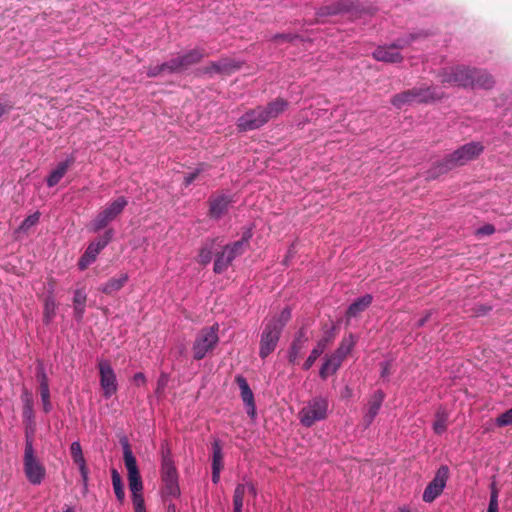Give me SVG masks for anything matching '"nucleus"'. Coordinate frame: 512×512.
<instances>
[{
    "label": "nucleus",
    "instance_id": "1",
    "mask_svg": "<svg viewBox=\"0 0 512 512\" xmlns=\"http://www.w3.org/2000/svg\"><path fill=\"white\" fill-rule=\"evenodd\" d=\"M484 151V146L481 142H470L456 149L451 154H448L441 161L436 162L433 167L428 171V179H436L438 176L447 173L448 171L463 166L469 161L477 158Z\"/></svg>",
    "mask_w": 512,
    "mask_h": 512
},
{
    "label": "nucleus",
    "instance_id": "2",
    "mask_svg": "<svg viewBox=\"0 0 512 512\" xmlns=\"http://www.w3.org/2000/svg\"><path fill=\"white\" fill-rule=\"evenodd\" d=\"M442 82L462 87L490 89L494 85L493 77L486 71L455 67L442 75Z\"/></svg>",
    "mask_w": 512,
    "mask_h": 512
},
{
    "label": "nucleus",
    "instance_id": "3",
    "mask_svg": "<svg viewBox=\"0 0 512 512\" xmlns=\"http://www.w3.org/2000/svg\"><path fill=\"white\" fill-rule=\"evenodd\" d=\"M291 318V309L285 307L280 314L271 317L264 323L260 337L259 356L268 357L276 348L283 328Z\"/></svg>",
    "mask_w": 512,
    "mask_h": 512
},
{
    "label": "nucleus",
    "instance_id": "4",
    "mask_svg": "<svg viewBox=\"0 0 512 512\" xmlns=\"http://www.w3.org/2000/svg\"><path fill=\"white\" fill-rule=\"evenodd\" d=\"M444 93L435 87H414L395 95L392 98V104L397 108H402L406 104L429 103L441 99Z\"/></svg>",
    "mask_w": 512,
    "mask_h": 512
},
{
    "label": "nucleus",
    "instance_id": "5",
    "mask_svg": "<svg viewBox=\"0 0 512 512\" xmlns=\"http://www.w3.org/2000/svg\"><path fill=\"white\" fill-rule=\"evenodd\" d=\"M426 36H428V33L420 31L417 33H411L406 38H400L391 45L378 46L373 52V57L377 61L386 63H399L403 59L399 49H402L410 45L415 40Z\"/></svg>",
    "mask_w": 512,
    "mask_h": 512
},
{
    "label": "nucleus",
    "instance_id": "6",
    "mask_svg": "<svg viewBox=\"0 0 512 512\" xmlns=\"http://www.w3.org/2000/svg\"><path fill=\"white\" fill-rule=\"evenodd\" d=\"M218 330V324H214L211 327H205L200 330L192 347L193 357L195 360L203 359L216 347L219 341Z\"/></svg>",
    "mask_w": 512,
    "mask_h": 512
},
{
    "label": "nucleus",
    "instance_id": "7",
    "mask_svg": "<svg viewBox=\"0 0 512 512\" xmlns=\"http://www.w3.org/2000/svg\"><path fill=\"white\" fill-rule=\"evenodd\" d=\"M128 200L124 196H120L109 203L102 211H100L91 223V229L98 232L104 229L110 222L115 220L125 209Z\"/></svg>",
    "mask_w": 512,
    "mask_h": 512
},
{
    "label": "nucleus",
    "instance_id": "8",
    "mask_svg": "<svg viewBox=\"0 0 512 512\" xmlns=\"http://www.w3.org/2000/svg\"><path fill=\"white\" fill-rule=\"evenodd\" d=\"M328 412V400L324 397H314L300 411V422L306 427L324 420Z\"/></svg>",
    "mask_w": 512,
    "mask_h": 512
},
{
    "label": "nucleus",
    "instance_id": "9",
    "mask_svg": "<svg viewBox=\"0 0 512 512\" xmlns=\"http://www.w3.org/2000/svg\"><path fill=\"white\" fill-rule=\"evenodd\" d=\"M99 382L104 399H110L118 390L116 373L109 360L100 358L97 360Z\"/></svg>",
    "mask_w": 512,
    "mask_h": 512
},
{
    "label": "nucleus",
    "instance_id": "10",
    "mask_svg": "<svg viewBox=\"0 0 512 512\" xmlns=\"http://www.w3.org/2000/svg\"><path fill=\"white\" fill-rule=\"evenodd\" d=\"M23 470L28 482L32 485H40L45 479V466L30 449L23 455Z\"/></svg>",
    "mask_w": 512,
    "mask_h": 512
},
{
    "label": "nucleus",
    "instance_id": "11",
    "mask_svg": "<svg viewBox=\"0 0 512 512\" xmlns=\"http://www.w3.org/2000/svg\"><path fill=\"white\" fill-rule=\"evenodd\" d=\"M114 235L113 229H108L96 241L91 242L79 259L78 267L85 270L97 258L98 254L110 243Z\"/></svg>",
    "mask_w": 512,
    "mask_h": 512
},
{
    "label": "nucleus",
    "instance_id": "12",
    "mask_svg": "<svg viewBox=\"0 0 512 512\" xmlns=\"http://www.w3.org/2000/svg\"><path fill=\"white\" fill-rule=\"evenodd\" d=\"M449 468L442 465L438 468L432 481L426 486L422 499L426 503L433 502L438 496L441 495L448 480Z\"/></svg>",
    "mask_w": 512,
    "mask_h": 512
},
{
    "label": "nucleus",
    "instance_id": "13",
    "mask_svg": "<svg viewBox=\"0 0 512 512\" xmlns=\"http://www.w3.org/2000/svg\"><path fill=\"white\" fill-rule=\"evenodd\" d=\"M244 253L239 243H230L223 247L222 251L215 257L213 271L216 274H221L226 271L232 262Z\"/></svg>",
    "mask_w": 512,
    "mask_h": 512
},
{
    "label": "nucleus",
    "instance_id": "14",
    "mask_svg": "<svg viewBox=\"0 0 512 512\" xmlns=\"http://www.w3.org/2000/svg\"><path fill=\"white\" fill-rule=\"evenodd\" d=\"M267 123L264 107L258 106L244 113L237 121L239 131L256 130Z\"/></svg>",
    "mask_w": 512,
    "mask_h": 512
},
{
    "label": "nucleus",
    "instance_id": "15",
    "mask_svg": "<svg viewBox=\"0 0 512 512\" xmlns=\"http://www.w3.org/2000/svg\"><path fill=\"white\" fill-rule=\"evenodd\" d=\"M233 202L234 199L231 194L220 193L212 195L209 199V216L212 219L219 220L228 212Z\"/></svg>",
    "mask_w": 512,
    "mask_h": 512
},
{
    "label": "nucleus",
    "instance_id": "16",
    "mask_svg": "<svg viewBox=\"0 0 512 512\" xmlns=\"http://www.w3.org/2000/svg\"><path fill=\"white\" fill-rule=\"evenodd\" d=\"M204 57V53L199 49H192L187 53L171 59L170 73L180 72L192 64L198 63Z\"/></svg>",
    "mask_w": 512,
    "mask_h": 512
},
{
    "label": "nucleus",
    "instance_id": "17",
    "mask_svg": "<svg viewBox=\"0 0 512 512\" xmlns=\"http://www.w3.org/2000/svg\"><path fill=\"white\" fill-rule=\"evenodd\" d=\"M235 380L239 386L241 392V399L245 405L246 413L252 420H254L256 418L257 411L253 392L247 380L243 376L237 375Z\"/></svg>",
    "mask_w": 512,
    "mask_h": 512
},
{
    "label": "nucleus",
    "instance_id": "18",
    "mask_svg": "<svg viewBox=\"0 0 512 512\" xmlns=\"http://www.w3.org/2000/svg\"><path fill=\"white\" fill-rule=\"evenodd\" d=\"M75 158L71 155L67 157L64 161L58 163L55 169H53L48 175L46 182L48 187L56 186L63 176L66 174L70 166L74 163Z\"/></svg>",
    "mask_w": 512,
    "mask_h": 512
},
{
    "label": "nucleus",
    "instance_id": "19",
    "mask_svg": "<svg viewBox=\"0 0 512 512\" xmlns=\"http://www.w3.org/2000/svg\"><path fill=\"white\" fill-rule=\"evenodd\" d=\"M354 8V3L351 0H340L337 3L321 7L316 12L319 17L337 15L343 12H350Z\"/></svg>",
    "mask_w": 512,
    "mask_h": 512
},
{
    "label": "nucleus",
    "instance_id": "20",
    "mask_svg": "<svg viewBox=\"0 0 512 512\" xmlns=\"http://www.w3.org/2000/svg\"><path fill=\"white\" fill-rule=\"evenodd\" d=\"M308 338L306 336V332L304 329H300L296 335L294 340L292 341L289 351H288V360L290 363L295 364L301 354L302 349L305 346Z\"/></svg>",
    "mask_w": 512,
    "mask_h": 512
},
{
    "label": "nucleus",
    "instance_id": "21",
    "mask_svg": "<svg viewBox=\"0 0 512 512\" xmlns=\"http://www.w3.org/2000/svg\"><path fill=\"white\" fill-rule=\"evenodd\" d=\"M356 344V338L353 334L344 337L339 347L334 351V359L337 363H342L344 359L352 352Z\"/></svg>",
    "mask_w": 512,
    "mask_h": 512
},
{
    "label": "nucleus",
    "instance_id": "22",
    "mask_svg": "<svg viewBox=\"0 0 512 512\" xmlns=\"http://www.w3.org/2000/svg\"><path fill=\"white\" fill-rule=\"evenodd\" d=\"M123 459L127 469V477L140 475L136 458L133 455L127 440H125L123 443Z\"/></svg>",
    "mask_w": 512,
    "mask_h": 512
},
{
    "label": "nucleus",
    "instance_id": "23",
    "mask_svg": "<svg viewBox=\"0 0 512 512\" xmlns=\"http://www.w3.org/2000/svg\"><path fill=\"white\" fill-rule=\"evenodd\" d=\"M162 481L178 479V474L169 450L163 454L161 462Z\"/></svg>",
    "mask_w": 512,
    "mask_h": 512
},
{
    "label": "nucleus",
    "instance_id": "24",
    "mask_svg": "<svg viewBox=\"0 0 512 512\" xmlns=\"http://www.w3.org/2000/svg\"><path fill=\"white\" fill-rule=\"evenodd\" d=\"M241 63L230 58H223L211 64V71L223 74H230L240 69Z\"/></svg>",
    "mask_w": 512,
    "mask_h": 512
},
{
    "label": "nucleus",
    "instance_id": "25",
    "mask_svg": "<svg viewBox=\"0 0 512 512\" xmlns=\"http://www.w3.org/2000/svg\"><path fill=\"white\" fill-rule=\"evenodd\" d=\"M87 294L83 289H76L73 296L74 317L77 321L83 319L86 308Z\"/></svg>",
    "mask_w": 512,
    "mask_h": 512
},
{
    "label": "nucleus",
    "instance_id": "26",
    "mask_svg": "<svg viewBox=\"0 0 512 512\" xmlns=\"http://www.w3.org/2000/svg\"><path fill=\"white\" fill-rule=\"evenodd\" d=\"M329 342H330L329 337H323L322 339H320L317 342L316 346L312 349V351L310 352V355L308 356V358L306 359V361L303 364L304 370H309L313 366V364L315 363L317 358L320 357V355L325 351Z\"/></svg>",
    "mask_w": 512,
    "mask_h": 512
},
{
    "label": "nucleus",
    "instance_id": "27",
    "mask_svg": "<svg viewBox=\"0 0 512 512\" xmlns=\"http://www.w3.org/2000/svg\"><path fill=\"white\" fill-rule=\"evenodd\" d=\"M373 297L370 294H366L362 297H359L354 302H352L347 309L348 317H356L358 314L363 312L369 305L372 303Z\"/></svg>",
    "mask_w": 512,
    "mask_h": 512
},
{
    "label": "nucleus",
    "instance_id": "28",
    "mask_svg": "<svg viewBox=\"0 0 512 512\" xmlns=\"http://www.w3.org/2000/svg\"><path fill=\"white\" fill-rule=\"evenodd\" d=\"M128 278L129 276L127 273L121 274L118 278H111L101 286L100 291L107 295H111L119 291L126 284Z\"/></svg>",
    "mask_w": 512,
    "mask_h": 512
},
{
    "label": "nucleus",
    "instance_id": "29",
    "mask_svg": "<svg viewBox=\"0 0 512 512\" xmlns=\"http://www.w3.org/2000/svg\"><path fill=\"white\" fill-rule=\"evenodd\" d=\"M287 106L288 102L280 98L270 102L266 107H264V114L266 115L267 122L283 113Z\"/></svg>",
    "mask_w": 512,
    "mask_h": 512
},
{
    "label": "nucleus",
    "instance_id": "30",
    "mask_svg": "<svg viewBox=\"0 0 512 512\" xmlns=\"http://www.w3.org/2000/svg\"><path fill=\"white\" fill-rule=\"evenodd\" d=\"M52 291H53V288H51L50 293H52ZM56 309H57L56 301H55L54 297L52 296V294H50L45 298V301H44L43 321L45 324L51 323V321L54 319V317L56 315Z\"/></svg>",
    "mask_w": 512,
    "mask_h": 512
},
{
    "label": "nucleus",
    "instance_id": "31",
    "mask_svg": "<svg viewBox=\"0 0 512 512\" xmlns=\"http://www.w3.org/2000/svg\"><path fill=\"white\" fill-rule=\"evenodd\" d=\"M448 417L449 415L445 409L440 408L437 410L435 414V420L433 422L434 433L441 435L446 431Z\"/></svg>",
    "mask_w": 512,
    "mask_h": 512
},
{
    "label": "nucleus",
    "instance_id": "32",
    "mask_svg": "<svg viewBox=\"0 0 512 512\" xmlns=\"http://www.w3.org/2000/svg\"><path fill=\"white\" fill-rule=\"evenodd\" d=\"M341 364L336 362L333 354L326 357L319 371L320 377L325 380L329 375L336 373Z\"/></svg>",
    "mask_w": 512,
    "mask_h": 512
},
{
    "label": "nucleus",
    "instance_id": "33",
    "mask_svg": "<svg viewBox=\"0 0 512 512\" xmlns=\"http://www.w3.org/2000/svg\"><path fill=\"white\" fill-rule=\"evenodd\" d=\"M23 419L29 425H34V411H33V399L28 392H25L23 397Z\"/></svg>",
    "mask_w": 512,
    "mask_h": 512
},
{
    "label": "nucleus",
    "instance_id": "34",
    "mask_svg": "<svg viewBox=\"0 0 512 512\" xmlns=\"http://www.w3.org/2000/svg\"><path fill=\"white\" fill-rule=\"evenodd\" d=\"M215 247V240H208L206 241L203 246L201 247L199 254H198V262L200 264L206 265L211 262L213 257Z\"/></svg>",
    "mask_w": 512,
    "mask_h": 512
},
{
    "label": "nucleus",
    "instance_id": "35",
    "mask_svg": "<svg viewBox=\"0 0 512 512\" xmlns=\"http://www.w3.org/2000/svg\"><path fill=\"white\" fill-rule=\"evenodd\" d=\"M246 493L247 486L244 483H240L236 486L233 495V512H242Z\"/></svg>",
    "mask_w": 512,
    "mask_h": 512
},
{
    "label": "nucleus",
    "instance_id": "36",
    "mask_svg": "<svg viewBox=\"0 0 512 512\" xmlns=\"http://www.w3.org/2000/svg\"><path fill=\"white\" fill-rule=\"evenodd\" d=\"M111 478L115 496L120 503H123L125 499L124 486L121 476L116 469H112Z\"/></svg>",
    "mask_w": 512,
    "mask_h": 512
},
{
    "label": "nucleus",
    "instance_id": "37",
    "mask_svg": "<svg viewBox=\"0 0 512 512\" xmlns=\"http://www.w3.org/2000/svg\"><path fill=\"white\" fill-rule=\"evenodd\" d=\"M385 394L382 390H376L368 402L367 412L377 416L384 401Z\"/></svg>",
    "mask_w": 512,
    "mask_h": 512
},
{
    "label": "nucleus",
    "instance_id": "38",
    "mask_svg": "<svg viewBox=\"0 0 512 512\" xmlns=\"http://www.w3.org/2000/svg\"><path fill=\"white\" fill-rule=\"evenodd\" d=\"M223 468V452L219 439H215L212 443V469Z\"/></svg>",
    "mask_w": 512,
    "mask_h": 512
},
{
    "label": "nucleus",
    "instance_id": "39",
    "mask_svg": "<svg viewBox=\"0 0 512 512\" xmlns=\"http://www.w3.org/2000/svg\"><path fill=\"white\" fill-rule=\"evenodd\" d=\"M70 454L75 465L81 466L86 464L82 447L79 441H73L70 445Z\"/></svg>",
    "mask_w": 512,
    "mask_h": 512
},
{
    "label": "nucleus",
    "instance_id": "40",
    "mask_svg": "<svg viewBox=\"0 0 512 512\" xmlns=\"http://www.w3.org/2000/svg\"><path fill=\"white\" fill-rule=\"evenodd\" d=\"M164 483V494L171 496V497H177L180 494V489L178 485V479H171L163 481Z\"/></svg>",
    "mask_w": 512,
    "mask_h": 512
},
{
    "label": "nucleus",
    "instance_id": "41",
    "mask_svg": "<svg viewBox=\"0 0 512 512\" xmlns=\"http://www.w3.org/2000/svg\"><path fill=\"white\" fill-rule=\"evenodd\" d=\"M40 396L44 412L49 413L52 410L49 385H46L45 383L42 385V389H40Z\"/></svg>",
    "mask_w": 512,
    "mask_h": 512
},
{
    "label": "nucleus",
    "instance_id": "42",
    "mask_svg": "<svg viewBox=\"0 0 512 512\" xmlns=\"http://www.w3.org/2000/svg\"><path fill=\"white\" fill-rule=\"evenodd\" d=\"M128 478V485L131 492V495L141 494L143 491V482L141 476H130Z\"/></svg>",
    "mask_w": 512,
    "mask_h": 512
},
{
    "label": "nucleus",
    "instance_id": "43",
    "mask_svg": "<svg viewBox=\"0 0 512 512\" xmlns=\"http://www.w3.org/2000/svg\"><path fill=\"white\" fill-rule=\"evenodd\" d=\"M162 72H169L170 73V62H164L162 64L156 65L154 67H150L147 71V75L149 77H156Z\"/></svg>",
    "mask_w": 512,
    "mask_h": 512
},
{
    "label": "nucleus",
    "instance_id": "44",
    "mask_svg": "<svg viewBox=\"0 0 512 512\" xmlns=\"http://www.w3.org/2000/svg\"><path fill=\"white\" fill-rule=\"evenodd\" d=\"M495 423L499 427L512 425V408L500 414L496 418Z\"/></svg>",
    "mask_w": 512,
    "mask_h": 512
},
{
    "label": "nucleus",
    "instance_id": "45",
    "mask_svg": "<svg viewBox=\"0 0 512 512\" xmlns=\"http://www.w3.org/2000/svg\"><path fill=\"white\" fill-rule=\"evenodd\" d=\"M131 500H132V504H133L135 512L146 511L145 501H144V497H143L142 493L131 495Z\"/></svg>",
    "mask_w": 512,
    "mask_h": 512
},
{
    "label": "nucleus",
    "instance_id": "46",
    "mask_svg": "<svg viewBox=\"0 0 512 512\" xmlns=\"http://www.w3.org/2000/svg\"><path fill=\"white\" fill-rule=\"evenodd\" d=\"M39 218H40V214L39 212H35L34 214L32 215H29L28 217H26L20 228L22 230H28L30 227L34 226L35 224H37V222L39 221Z\"/></svg>",
    "mask_w": 512,
    "mask_h": 512
},
{
    "label": "nucleus",
    "instance_id": "47",
    "mask_svg": "<svg viewBox=\"0 0 512 512\" xmlns=\"http://www.w3.org/2000/svg\"><path fill=\"white\" fill-rule=\"evenodd\" d=\"M33 434H34V425L30 426V430H26L25 432V448L24 453H27L30 449L31 452H35L33 446Z\"/></svg>",
    "mask_w": 512,
    "mask_h": 512
},
{
    "label": "nucleus",
    "instance_id": "48",
    "mask_svg": "<svg viewBox=\"0 0 512 512\" xmlns=\"http://www.w3.org/2000/svg\"><path fill=\"white\" fill-rule=\"evenodd\" d=\"M203 170H204V167H203V165H201V166L197 167L194 171L187 173L184 177V182H183L184 186L185 187L190 186Z\"/></svg>",
    "mask_w": 512,
    "mask_h": 512
},
{
    "label": "nucleus",
    "instance_id": "49",
    "mask_svg": "<svg viewBox=\"0 0 512 512\" xmlns=\"http://www.w3.org/2000/svg\"><path fill=\"white\" fill-rule=\"evenodd\" d=\"M253 236V233H252V228L249 227L247 228L243 233H242V237L240 240L238 241H235L234 243H239L241 244V248L245 251V248L246 246L249 244V241L251 240Z\"/></svg>",
    "mask_w": 512,
    "mask_h": 512
},
{
    "label": "nucleus",
    "instance_id": "50",
    "mask_svg": "<svg viewBox=\"0 0 512 512\" xmlns=\"http://www.w3.org/2000/svg\"><path fill=\"white\" fill-rule=\"evenodd\" d=\"M169 382V375L165 372H162L157 380L156 393H161L166 388Z\"/></svg>",
    "mask_w": 512,
    "mask_h": 512
},
{
    "label": "nucleus",
    "instance_id": "51",
    "mask_svg": "<svg viewBox=\"0 0 512 512\" xmlns=\"http://www.w3.org/2000/svg\"><path fill=\"white\" fill-rule=\"evenodd\" d=\"M78 470L81 475L83 486L86 489L88 486V479H89V470H88L87 464L78 466Z\"/></svg>",
    "mask_w": 512,
    "mask_h": 512
},
{
    "label": "nucleus",
    "instance_id": "52",
    "mask_svg": "<svg viewBox=\"0 0 512 512\" xmlns=\"http://www.w3.org/2000/svg\"><path fill=\"white\" fill-rule=\"evenodd\" d=\"M495 232V227L491 224H486L477 229V235H492Z\"/></svg>",
    "mask_w": 512,
    "mask_h": 512
},
{
    "label": "nucleus",
    "instance_id": "53",
    "mask_svg": "<svg viewBox=\"0 0 512 512\" xmlns=\"http://www.w3.org/2000/svg\"><path fill=\"white\" fill-rule=\"evenodd\" d=\"M133 381L137 386H140L146 383V377L142 372H137L133 376Z\"/></svg>",
    "mask_w": 512,
    "mask_h": 512
},
{
    "label": "nucleus",
    "instance_id": "54",
    "mask_svg": "<svg viewBox=\"0 0 512 512\" xmlns=\"http://www.w3.org/2000/svg\"><path fill=\"white\" fill-rule=\"evenodd\" d=\"M390 375V362L385 361L381 363V377L387 378Z\"/></svg>",
    "mask_w": 512,
    "mask_h": 512
},
{
    "label": "nucleus",
    "instance_id": "55",
    "mask_svg": "<svg viewBox=\"0 0 512 512\" xmlns=\"http://www.w3.org/2000/svg\"><path fill=\"white\" fill-rule=\"evenodd\" d=\"M295 38H297L296 35L293 34H277L273 37L274 40H285V41H292Z\"/></svg>",
    "mask_w": 512,
    "mask_h": 512
},
{
    "label": "nucleus",
    "instance_id": "56",
    "mask_svg": "<svg viewBox=\"0 0 512 512\" xmlns=\"http://www.w3.org/2000/svg\"><path fill=\"white\" fill-rule=\"evenodd\" d=\"M38 377H39V389H42V385L44 383L46 385H49L46 373L44 372L43 368H41V372L39 373Z\"/></svg>",
    "mask_w": 512,
    "mask_h": 512
},
{
    "label": "nucleus",
    "instance_id": "57",
    "mask_svg": "<svg viewBox=\"0 0 512 512\" xmlns=\"http://www.w3.org/2000/svg\"><path fill=\"white\" fill-rule=\"evenodd\" d=\"M487 512H498V500L490 499Z\"/></svg>",
    "mask_w": 512,
    "mask_h": 512
},
{
    "label": "nucleus",
    "instance_id": "58",
    "mask_svg": "<svg viewBox=\"0 0 512 512\" xmlns=\"http://www.w3.org/2000/svg\"><path fill=\"white\" fill-rule=\"evenodd\" d=\"M376 415L366 412V414L363 417V421L365 423V426L368 427L372 424L374 421Z\"/></svg>",
    "mask_w": 512,
    "mask_h": 512
},
{
    "label": "nucleus",
    "instance_id": "59",
    "mask_svg": "<svg viewBox=\"0 0 512 512\" xmlns=\"http://www.w3.org/2000/svg\"><path fill=\"white\" fill-rule=\"evenodd\" d=\"M222 469H212V482L218 484L220 481V473Z\"/></svg>",
    "mask_w": 512,
    "mask_h": 512
},
{
    "label": "nucleus",
    "instance_id": "60",
    "mask_svg": "<svg viewBox=\"0 0 512 512\" xmlns=\"http://www.w3.org/2000/svg\"><path fill=\"white\" fill-rule=\"evenodd\" d=\"M431 314H432V312H431V311L427 312V314H426L424 317H422L421 319H419V320L417 321L416 326H417V327H422V326H424V325H425V323H426V322L429 320V318L431 317Z\"/></svg>",
    "mask_w": 512,
    "mask_h": 512
},
{
    "label": "nucleus",
    "instance_id": "61",
    "mask_svg": "<svg viewBox=\"0 0 512 512\" xmlns=\"http://www.w3.org/2000/svg\"><path fill=\"white\" fill-rule=\"evenodd\" d=\"M12 106L10 104H0V117H2L4 114L8 113Z\"/></svg>",
    "mask_w": 512,
    "mask_h": 512
},
{
    "label": "nucleus",
    "instance_id": "62",
    "mask_svg": "<svg viewBox=\"0 0 512 512\" xmlns=\"http://www.w3.org/2000/svg\"><path fill=\"white\" fill-rule=\"evenodd\" d=\"M498 500V490L495 486V483L493 482L491 484V493H490V499Z\"/></svg>",
    "mask_w": 512,
    "mask_h": 512
},
{
    "label": "nucleus",
    "instance_id": "63",
    "mask_svg": "<svg viewBox=\"0 0 512 512\" xmlns=\"http://www.w3.org/2000/svg\"><path fill=\"white\" fill-rule=\"evenodd\" d=\"M247 486V492H249L251 495L253 496H256V488L254 487V485L252 483H246L245 484Z\"/></svg>",
    "mask_w": 512,
    "mask_h": 512
},
{
    "label": "nucleus",
    "instance_id": "64",
    "mask_svg": "<svg viewBox=\"0 0 512 512\" xmlns=\"http://www.w3.org/2000/svg\"><path fill=\"white\" fill-rule=\"evenodd\" d=\"M352 395V390L350 387L346 386L344 389L343 397H350Z\"/></svg>",
    "mask_w": 512,
    "mask_h": 512
}]
</instances>
